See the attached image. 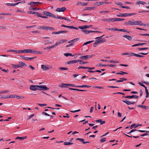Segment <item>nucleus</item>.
<instances>
[{
  "label": "nucleus",
  "instance_id": "nucleus-57",
  "mask_svg": "<svg viewBox=\"0 0 149 149\" xmlns=\"http://www.w3.org/2000/svg\"><path fill=\"white\" fill-rule=\"evenodd\" d=\"M15 97H16L18 99L24 98V97L16 95H15Z\"/></svg>",
  "mask_w": 149,
  "mask_h": 149
},
{
  "label": "nucleus",
  "instance_id": "nucleus-14",
  "mask_svg": "<svg viewBox=\"0 0 149 149\" xmlns=\"http://www.w3.org/2000/svg\"><path fill=\"white\" fill-rule=\"evenodd\" d=\"M137 107L145 109H149V107H148L144 105H137Z\"/></svg>",
  "mask_w": 149,
  "mask_h": 149
},
{
  "label": "nucleus",
  "instance_id": "nucleus-62",
  "mask_svg": "<svg viewBox=\"0 0 149 149\" xmlns=\"http://www.w3.org/2000/svg\"><path fill=\"white\" fill-rule=\"evenodd\" d=\"M78 68L79 69L81 68L87 69V67L79 66Z\"/></svg>",
  "mask_w": 149,
  "mask_h": 149
},
{
  "label": "nucleus",
  "instance_id": "nucleus-5",
  "mask_svg": "<svg viewBox=\"0 0 149 149\" xmlns=\"http://www.w3.org/2000/svg\"><path fill=\"white\" fill-rule=\"evenodd\" d=\"M30 88L31 90L33 91L38 90V85H31L30 87Z\"/></svg>",
  "mask_w": 149,
  "mask_h": 149
},
{
  "label": "nucleus",
  "instance_id": "nucleus-44",
  "mask_svg": "<svg viewBox=\"0 0 149 149\" xmlns=\"http://www.w3.org/2000/svg\"><path fill=\"white\" fill-rule=\"evenodd\" d=\"M19 63L21 65V66L22 67V66H27L26 65L25 63H24L23 62H19Z\"/></svg>",
  "mask_w": 149,
  "mask_h": 149
},
{
  "label": "nucleus",
  "instance_id": "nucleus-29",
  "mask_svg": "<svg viewBox=\"0 0 149 149\" xmlns=\"http://www.w3.org/2000/svg\"><path fill=\"white\" fill-rule=\"evenodd\" d=\"M88 72L91 73H93V72H98L99 73L101 72V71L100 70H97L95 71H91V70H88L87 71Z\"/></svg>",
  "mask_w": 149,
  "mask_h": 149
},
{
  "label": "nucleus",
  "instance_id": "nucleus-13",
  "mask_svg": "<svg viewBox=\"0 0 149 149\" xmlns=\"http://www.w3.org/2000/svg\"><path fill=\"white\" fill-rule=\"evenodd\" d=\"M142 125V124H137L136 125L135 124H134L132 125L130 127V129H132L134 127L135 128H136L137 127H138L139 126H141Z\"/></svg>",
  "mask_w": 149,
  "mask_h": 149
},
{
  "label": "nucleus",
  "instance_id": "nucleus-47",
  "mask_svg": "<svg viewBox=\"0 0 149 149\" xmlns=\"http://www.w3.org/2000/svg\"><path fill=\"white\" fill-rule=\"evenodd\" d=\"M146 93V97L148 98L149 97V93L148 89L145 90Z\"/></svg>",
  "mask_w": 149,
  "mask_h": 149
},
{
  "label": "nucleus",
  "instance_id": "nucleus-56",
  "mask_svg": "<svg viewBox=\"0 0 149 149\" xmlns=\"http://www.w3.org/2000/svg\"><path fill=\"white\" fill-rule=\"evenodd\" d=\"M137 131L140 132H149V131H146V130H137Z\"/></svg>",
  "mask_w": 149,
  "mask_h": 149
},
{
  "label": "nucleus",
  "instance_id": "nucleus-30",
  "mask_svg": "<svg viewBox=\"0 0 149 149\" xmlns=\"http://www.w3.org/2000/svg\"><path fill=\"white\" fill-rule=\"evenodd\" d=\"M137 3L139 4H141L143 5L146 4V2L140 1H138L137 2Z\"/></svg>",
  "mask_w": 149,
  "mask_h": 149
},
{
  "label": "nucleus",
  "instance_id": "nucleus-23",
  "mask_svg": "<svg viewBox=\"0 0 149 149\" xmlns=\"http://www.w3.org/2000/svg\"><path fill=\"white\" fill-rule=\"evenodd\" d=\"M25 53H32L33 51V49H25Z\"/></svg>",
  "mask_w": 149,
  "mask_h": 149
},
{
  "label": "nucleus",
  "instance_id": "nucleus-36",
  "mask_svg": "<svg viewBox=\"0 0 149 149\" xmlns=\"http://www.w3.org/2000/svg\"><path fill=\"white\" fill-rule=\"evenodd\" d=\"M134 56L137 57L141 58L144 57V56L143 55H141L139 54H137L134 53Z\"/></svg>",
  "mask_w": 149,
  "mask_h": 149
},
{
  "label": "nucleus",
  "instance_id": "nucleus-38",
  "mask_svg": "<svg viewBox=\"0 0 149 149\" xmlns=\"http://www.w3.org/2000/svg\"><path fill=\"white\" fill-rule=\"evenodd\" d=\"M13 67L15 68H17L18 67L22 68V66L21 65H13Z\"/></svg>",
  "mask_w": 149,
  "mask_h": 149
},
{
  "label": "nucleus",
  "instance_id": "nucleus-35",
  "mask_svg": "<svg viewBox=\"0 0 149 149\" xmlns=\"http://www.w3.org/2000/svg\"><path fill=\"white\" fill-rule=\"evenodd\" d=\"M54 17H53L55 18H58V19H64V17L61 16H56L54 15Z\"/></svg>",
  "mask_w": 149,
  "mask_h": 149
},
{
  "label": "nucleus",
  "instance_id": "nucleus-37",
  "mask_svg": "<svg viewBox=\"0 0 149 149\" xmlns=\"http://www.w3.org/2000/svg\"><path fill=\"white\" fill-rule=\"evenodd\" d=\"M38 16H39V17H40L43 18H47L48 17L47 16H42L41 15V14L39 13L38 15Z\"/></svg>",
  "mask_w": 149,
  "mask_h": 149
},
{
  "label": "nucleus",
  "instance_id": "nucleus-34",
  "mask_svg": "<svg viewBox=\"0 0 149 149\" xmlns=\"http://www.w3.org/2000/svg\"><path fill=\"white\" fill-rule=\"evenodd\" d=\"M44 42H45V45L52 43V42L49 40H44Z\"/></svg>",
  "mask_w": 149,
  "mask_h": 149
},
{
  "label": "nucleus",
  "instance_id": "nucleus-61",
  "mask_svg": "<svg viewBox=\"0 0 149 149\" xmlns=\"http://www.w3.org/2000/svg\"><path fill=\"white\" fill-rule=\"evenodd\" d=\"M38 104L41 107L45 106H47V104H40L38 103Z\"/></svg>",
  "mask_w": 149,
  "mask_h": 149
},
{
  "label": "nucleus",
  "instance_id": "nucleus-4",
  "mask_svg": "<svg viewBox=\"0 0 149 149\" xmlns=\"http://www.w3.org/2000/svg\"><path fill=\"white\" fill-rule=\"evenodd\" d=\"M93 56V55H87L84 56H81L80 57V58L82 59L83 60H86L91 58Z\"/></svg>",
  "mask_w": 149,
  "mask_h": 149
},
{
  "label": "nucleus",
  "instance_id": "nucleus-6",
  "mask_svg": "<svg viewBox=\"0 0 149 149\" xmlns=\"http://www.w3.org/2000/svg\"><path fill=\"white\" fill-rule=\"evenodd\" d=\"M66 9V8L65 7L61 8H57L56 10V11L58 12H63Z\"/></svg>",
  "mask_w": 149,
  "mask_h": 149
},
{
  "label": "nucleus",
  "instance_id": "nucleus-42",
  "mask_svg": "<svg viewBox=\"0 0 149 149\" xmlns=\"http://www.w3.org/2000/svg\"><path fill=\"white\" fill-rule=\"evenodd\" d=\"M138 50H144L145 49H148V47H145V48H138Z\"/></svg>",
  "mask_w": 149,
  "mask_h": 149
},
{
  "label": "nucleus",
  "instance_id": "nucleus-22",
  "mask_svg": "<svg viewBox=\"0 0 149 149\" xmlns=\"http://www.w3.org/2000/svg\"><path fill=\"white\" fill-rule=\"evenodd\" d=\"M42 2H30L29 3V5H33L34 4H42Z\"/></svg>",
  "mask_w": 149,
  "mask_h": 149
},
{
  "label": "nucleus",
  "instance_id": "nucleus-12",
  "mask_svg": "<svg viewBox=\"0 0 149 149\" xmlns=\"http://www.w3.org/2000/svg\"><path fill=\"white\" fill-rule=\"evenodd\" d=\"M81 31L84 33L85 34H87L93 32V31H88L86 30L82 29H81Z\"/></svg>",
  "mask_w": 149,
  "mask_h": 149
},
{
  "label": "nucleus",
  "instance_id": "nucleus-15",
  "mask_svg": "<svg viewBox=\"0 0 149 149\" xmlns=\"http://www.w3.org/2000/svg\"><path fill=\"white\" fill-rule=\"evenodd\" d=\"M90 28V26H88L87 25H84L83 26H79L78 27L79 29H87Z\"/></svg>",
  "mask_w": 149,
  "mask_h": 149
},
{
  "label": "nucleus",
  "instance_id": "nucleus-58",
  "mask_svg": "<svg viewBox=\"0 0 149 149\" xmlns=\"http://www.w3.org/2000/svg\"><path fill=\"white\" fill-rule=\"evenodd\" d=\"M6 29V28L4 26H2L0 25V29Z\"/></svg>",
  "mask_w": 149,
  "mask_h": 149
},
{
  "label": "nucleus",
  "instance_id": "nucleus-43",
  "mask_svg": "<svg viewBox=\"0 0 149 149\" xmlns=\"http://www.w3.org/2000/svg\"><path fill=\"white\" fill-rule=\"evenodd\" d=\"M73 143H71L69 142H65L64 143V145H68L70 144H72Z\"/></svg>",
  "mask_w": 149,
  "mask_h": 149
},
{
  "label": "nucleus",
  "instance_id": "nucleus-50",
  "mask_svg": "<svg viewBox=\"0 0 149 149\" xmlns=\"http://www.w3.org/2000/svg\"><path fill=\"white\" fill-rule=\"evenodd\" d=\"M8 92H9V91L8 90L3 91L0 92V94L4 93H6Z\"/></svg>",
  "mask_w": 149,
  "mask_h": 149
},
{
  "label": "nucleus",
  "instance_id": "nucleus-31",
  "mask_svg": "<svg viewBox=\"0 0 149 149\" xmlns=\"http://www.w3.org/2000/svg\"><path fill=\"white\" fill-rule=\"evenodd\" d=\"M134 53L132 52L128 53L127 52V55H128V57H130L131 56H134Z\"/></svg>",
  "mask_w": 149,
  "mask_h": 149
},
{
  "label": "nucleus",
  "instance_id": "nucleus-21",
  "mask_svg": "<svg viewBox=\"0 0 149 149\" xmlns=\"http://www.w3.org/2000/svg\"><path fill=\"white\" fill-rule=\"evenodd\" d=\"M69 89L70 90H74V91H86V90H85L79 89H76V88H69Z\"/></svg>",
  "mask_w": 149,
  "mask_h": 149
},
{
  "label": "nucleus",
  "instance_id": "nucleus-3",
  "mask_svg": "<svg viewBox=\"0 0 149 149\" xmlns=\"http://www.w3.org/2000/svg\"><path fill=\"white\" fill-rule=\"evenodd\" d=\"M49 89L46 85H38V90L44 91Z\"/></svg>",
  "mask_w": 149,
  "mask_h": 149
},
{
  "label": "nucleus",
  "instance_id": "nucleus-7",
  "mask_svg": "<svg viewBox=\"0 0 149 149\" xmlns=\"http://www.w3.org/2000/svg\"><path fill=\"white\" fill-rule=\"evenodd\" d=\"M43 14L45 15H47L49 17H54V14L46 11H44Z\"/></svg>",
  "mask_w": 149,
  "mask_h": 149
},
{
  "label": "nucleus",
  "instance_id": "nucleus-8",
  "mask_svg": "<svg viewBox=\"0 0 149 149\" xmlns=\"http://www.w3.org/2000/svg\"><path fill=\"white\" fill-rule=\"evenodd\" d=\"M125 25H135V24L134 22V21H129L128 22H126L124 23Z\"/></svg>",
  "mask_w": 149,
  "mask_h": 149
},
{
  "label": "nucleus",
  "instance_id": "nucleus-16",
  "mask_svg": "<svg viewBox=\"0 0 149 149\" xmlns=\"http://www.w3.org/2000/svg\"><path fill=\"white\" fill-rule=\"evenodd\" d=\"M123 37L126 38L127 39L129 40H131L132 39V38L131 36H129L124 35L123 36Z\"/></svg>",
  "mask_w": 149,
  "mask_h": 149
},
{
  "label": "nucleus",
  "instance_id": "nucleus-53",
  "mask_svg": "<svg viewBox=\"0 0 149 149\" xmlns=\"http://www.w3.org/2000/svg\"><path fill=\"white\" fill-rule=\"evenodd\" d=\"M110 63H118V62L115 61L110 60L109 61Z\"/></svg>",
  "mask_w": 149,
  "mask_h": 149
},
{
  "label": "nucleus",
  "instance_id": "nucleus-60",
  "mask_svg": "<svg viewBox=\"0 0 149 149\" xmlns=\"http://www.w3.org/2000/svg\"><path fill=\"white\" fill-rule=\"evenodd\" d=\"M36 25H34L32 26H26V28H33L34 27H36Z\"/></svg>",
  "mask_w": 149,
  "mask_h": 149
},
{
  "label": "nucleus",
  "instance_id": "nucleus-11",
  "mask_svg": "<svg viewBox=\"0 0 149 149\" xmlns=\"http://www.w3.org/2000/svg\"><path fill=\"white\" fill-rule=\"evenodd\" d=\"M134 22H135V25H141V26H145L146 25V24H142V22L141 21H139V20H138V21H135Z\"/></svg>",
  "mask_w": 149,
  "mask_h": 149
},
{
  "label": "nucleus",
  "instance_id": "nucleus-41",
  "mask_svg": "<svg viewBox=\"0 0 149 149\" xmlns=\"http://www.w3.org/2000/svg\"><path fill=\"white\" fill-rule=\"evenodd\" d=\"M68 32V31H58V34L61 33H66Z\"/></svg>",
  "mask_w": 149,
  "mask_h": 149
},
{
  "label": "nucleus",
  "instance_id": "nucleus-32",
  "mask_svg": "<svg viewBox=\"0 0 149 149\" xmlns=\"http://www.w3.org/2000/svg\"><path fill=\"white\" fill-rule=\"evenodd\" d=\"M76 140L80 141L82 143L84 144L85 143L84 139H83L78 138L76 139Z\"/></svg>",
  "mask_w": 149,
  "mask_h": 149
},
{
  "label": "nucleus",
  "instance_id": "nucleus-27",
  "mask_svg": "<svg viewBox=\"0 0 149 149\" xmlns=\"http://www.w3.org/2000/svg\"><path fill=\"white\" fill-rule=\"evenodd\" d=\"M139 96H138L133 95L132 96H129V98H135V99H137L138 98Z\"/></svg>",
  "mask_w": 149,
  "mask_h": 149
},
{
  "label": "nucleus",
  "instance_id": "nucleus-52",
  "mask_svg": "<svg viewBox=\"0 0 149 149\" xmlns=\"http://www.w3.org/2000/svg\"><path fill=\"white\" fill-rule=\"evenodd\" d=\"M64 55L66 56H71V55H72L71 53H65L64 54Z\"/></svg>",
  "mask_w": 149,
  "mask_h": 149
},
{
  "label": "nucleus",
  "instance_id": "nucleus-18",
  "mask_svg": "<svg viewBox=\"0 0 149 149\" xmlns=\"http://www.w3.org/2000/svg\"><path fill=\"white\" fill-rule=\"evenodd\" d=\"M109 3L107 2H97L96 5L97 6H100V5H102L103 4H108Z\"/></svg>",
  "mask_w": 149,
  "mask_h": 149
},
{
  "label": "nucleus",
  "instance_id": "nucleus-51",
  "mask_svg": "<svg viewBox=\"0 0 149 149\" xmlns=\"http://www.w3.org/2000/svg\"><path fill=\"white\" fill-rule=\"evenodd\" d=\"M7 52H15V53H16L17 52V50H8L7 51Z\"/></svg>",
  "mask_w": 149,
  "mask_h": 149
},
{
  "label": "nucleus",
  "instance_id": "nucleus-26",
  "mask_svg": "<svg viewBox=\"0 0 149 149\" xmlns=\"http://www.w3.org/2000/svg\"><path fill=\"white\" fill-rule=\"evenodd\" d=\"M91 86H89L87 85H81V86H78L77 87H81V88H84V87H87V88H89L91 87Z\"/></svg>",
  "mask_w": 149,
  "mask_h": 149
},
{
  "label": "nucleus",
  "instance_id": "nucleus-54",
  "mask_svg": "<svg viewBox=\"0 0 149 149\" xmlns=\"http://www.w3.org/2000/svg\"><path fill=\"white\" fill-rule=\"evenodd\" d=\"M68 86H71L72 87H77V86H75L73 84H68Z\"/></svg>",
  "mask_w": 149,
  "mask_h": 149
},
{
  "label": "nucleus",
  "instance_id": "nucleus-17",
  "mask_svg": "<svg viewBox=\"0 0 149 149\" xmlns=\"http://www.w3.org/2000/svg\"><path fill=\"white\" fill-rule=\"evenodd\" d=\"M95 121L97 123H100V125L103 124L105 123V121H102V119L97 120H95Z\"/></svg>",
  "mask_w": 149,
  "mask_h": 149
},
{
  "label": "nucleus",
  "instance_id": "nucleus-1",
  "mask_svg": "<svg viewBox=\"0 0 149 149\" xmlns=\"http://www.w3.org/2000/svg\"><path fill=\"white\" fill-rule=\"evenodd\" d=\"M104 36V35H103L102 36L99 37H97L95 39H98L97 40L95 41L98 43V44H100L102 42H104L106 41V40L104 38H101L102 37Z\"/></svg>",
  "mask_w": 149,
  "mask_h": 149
},
{
  "label": "nucleus",
  "instance_id": "nucleus-49",
  "mask_svg": "<svg viewBox=\"0 0 149 149\" xmlns=\"http://www.w3.org/2000/svg\"><path fill=\"white\" fill-rule=\"evenodd\" d=\"M106 141L105 140V138H103L100 140V143H102Z\"/></svg>",
  "mask_w": 149,
  "mask_h": 149
},
{
  "label": "nucleus",
  "instance_id": "nucleus-19",
  "mask_svg": "<svg viewBox=\"0 0 149 149\" xmlns=\"http://www.w3.org/2000/svg\"><path fill=\"white\" fill-rule=\"evenodd\" d=\"M68 84L62 83L61 85L59 86V87L61 88L68 87L67 86H68Z\"/></svg>",
  "mask_w": 149,
  "mask_h": 149
},
{
  "label": "nucleus",
  "instance_id": "nucleus-28",
  "mask_svg": "<svg viewBox=\"0 0 149 149\" xmlns=\"http://www.w3.org/2000/svg\"><path fill=\"white\" fill-rule=\"evenodd\" d=\"M28 13L32 14H35V15H38V13L37 12H33V11H30L28 12Z\"/></svg>",
  "mask_w": 149,
  "mask_h": 149
},
{
  "label": "nucleus",
  "instance_id": "nucleus-25",
  "mask_svg": "<svg viewBox=\"0 0 149 149\" xmlns=\"http://www.w3.org/2000/svg\"><path fill=\"white\" fill-rule=\"evenodd\" d=\"M47 30H52V31H54L55 30V29L54 28H53L52 27H51V26H47Z\"/></svg>",
  "mask_w": 149,
  "mask_h": 149
},
{
  "label": "nucleus",
  "instance_id": "nucleus-59",
  "mask_svg": "<svg viewBox=\"0 0 149 149\" xmlns=\"http://www.w3.org/2000/svg\"><path fill=\"white\" fill-rule=\"evenodd\" d=\"M80 111V109H79L77 110H76L74 111H70V112L72 113H75V112H79Z\"/></svg>",
  "mask_w": 149,
  "mask_h": 149
},
{
  "label": "nucleus",
  "instance_id": "nucleus-9",
  "mask_svg": "<svg viewBox=\"0 0 149 149\" xmlns=\"http://www.w3.org/2000/svg\"><path fill=\"white\" fill-rule=\"evenodd\" d=\"M122 101L127 105H129L130 104H134L136 103V102H131L129 100H122Z\"/></svg>",
  "mask_w": 149,
  "mask_h": 149
},
{
  "label": "nucleus",
  "instance_id": "nucleus-55",
  "mask_svg": "<svg viewBox=\"0 0 149 149\" xmlns=\"http://www.w3.org/2000/svg\"><path fill=\"white\" fill-rule=\"evenodd\" d=\"M137 130H136V129H132V130L130 131L129 132L127 133L128 134H130V133H131L133 132H134L136 131H137Z\"/></svg>",
  "mask_w": 149,
  "mask_h": 149
},
{
  "label": "nucleus",
  "instance_id": "nucleus-20",
  "mask_svg": "<svg viewBox=\"0 0 149 149\" xmlns=\"http://www.w3.org/2000/svg\"><path fill=\"white\" fill-rule=\"evenodd\" d=\"M27 138L26 136H25L24 137H17L16 139H19L20 140H22L25 139H26Z\"/></svg>",
  "mask_w": 149,
  "mask_h": 149
},
{
  "label": "nucleus",
  "instance_id": "nucleus-63",
  "mask_svg": "<svg viewBox=\"0 0 149 149\" xmlns=\"http://www.w3.org/2000/svg\"><path fill=\"white\" fill-rule=\"evenodd\" d=\"M79 39V38H75L74 39L72 40L73 41V42L74 43L75 42H76V41H77Z\"/></svg>",
  "mask_w": 149,
  "mask_h": 149
},
{
  "label": "nucleus",
  "instance_id": "nucleus-2",
  "mask_svg": "<svg viewBox=\"0 0 149 149\" xmlns=\"http://www.w3.org/2000/svg\"><path fill=\"white\" fill-rule=\"evenodd\" d=\"M136 14V13H125L124 14H120L119 15H117V16L118 17H123L132 16L133 15H135Z\"/></svg>",
  "mask_w": 149,
  "mask_h": 149
},
{
  "label": "nucleus",
  "instance_id": "nucleus-45",
  "mask_svg": "<svg viewBox=\"0 0 149 149\" xmlns=\"http://www.w3.org/2000/svg\"><path fill=\"white\" fill-rule=\"evenodd\" d=\"M59 68L61 70H68V68L66 67H60Z\"/></svg>",
  "mask_w": 149,
  "mask_h": 149
},
{
  "label": "nucleus",
  "instance_id": "nucleus-10",
  "mask_svg": "<svg viewBox=\"0 0 149 149\" xmlns=\"http://www.w3.org/2000/svg\"><path fill=\"white\" fill-rule=\"evenodd\" d=\"M41 66L42 68L45 70H48L52 68V67H51L50 68H49L48 65L45 66L44 65H42Z\"/></svg>",
  "mask_w": 149,
  "mask_h": 149
},
{
  "label": "nucleus",
  "instance_id": "nucleus-40",
  "mask_svg": "<svg viewBox=\"0 0 149 149\" xmlns=\"http://www.w3.org/2000/svg\"><path fill=\"white\" fill-rule=\"evenodd\" d=\"M123 74H127L128 73L127 72H123L122 71H121V72H120H120H117L116 73V74H121V75H123Z\"/></svg>",
  "mask_w": 149,
  "mask_h": 149
},
{
  "label": "nucleus",
  "instance_id": "nucleus-48",
  "mask_svg": "<svg viewBox=\"0 0 149 149\" xmlns=\"http://www.w3.org/2000/svg\"><path fill=\"white\" fill-rule=\"evenodd\" d=\"M110 12L108 11H100L99 13H109Z\"/></svg>",
  "mask_w": 149,
  "mask_h": 149
},
{
  "label": "nucleus",
  "instance_id": "nucleus-33",
  "mask_svg": "<svg viewBox=\"0 0 149 149\" xmlns=\"http://www.w3.org/2000/svg\"><path fill=\"white\" fill-rule=\"evenodd\" d=\"M29 9L30 10H37V8H33L32 6H30L29 8Z\"/></svg>",
  "mask_w": 149,
  "mask_h": 149
},
{
  "label": "nucleus",
  "instance_id": "nucleus-46",
  "mask_svg": "<svg viewBox=\"0 0 149 149\" xmlns=\"http://www.w3.org/2000/svg\"><path fill=\"white\" fill-rule=\"evenodd\" d=\"M93 41H88V42H86L84 43V44L83 46H84L85 45H86L88 44L89 43H91Z\"/></svg>",
  "mask_w": 149,
  "mask_h": 149
},
{
  "label": "nucleus",
  "instance_id": "nucleus-64",
  "mask_svg": "<svg viewBox=\"0 0 149 149\" xmlns=\"http://www.w3.org/2000/svg\"><path fill=\"white\" fill-rule=\"evenodd\" d=\"M82 3L78 1L77 3V6L82 5Z\"/></svg>",
  "mask_w": 149,
  "mask_h": 149
},
{
  "label": "nucleus",
  "instance_id": "nucleus-24",
  "mask_svg": "<svg viewBox=\"0 0 149 149\" xmlns=\"http://www.w3.org/2000/svg\"><path fill=\"white\" fill-rule=\"evenodd\" d=\"M47 26H40L38 27V29H43L45 30H47Z\"/></svg>",
  "mask_w": 149,
  "mask_h": 149
},
{
  "label": "nucleus",
  "instance_id": "nucleus-39",
  "mask_svg": "<svg viewBox=\"0 0 149 149\" xmlns=\"http://www.w3.org/2000/svg\"><path fill=\"white\" fill-rule=\"evenodd\" d=\"M25 49L23 50H19L17 51V52H16V53H25Z\"/></svg>",
  "mask_w": 149,
  "mask_h": 149
}]
</instances>
